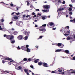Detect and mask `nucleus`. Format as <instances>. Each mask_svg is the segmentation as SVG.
<instances>
[{
	"label": "nucleus",
	"instance_id": "obj_1",
	"mask_svg": "<svg viewBox=\"0 0 75 75\" xmlns=\"http://www.w3.org/2000/svg\"><path fill=\"white\" fill-rule=\"evenodd\" d=\"M65 75H70L71 74H74L75 75V70L71 69L69 71L67 70L65 71Z\"/></svg>",
	"mask_w": 75,
	"mask_h": 75
},
{
	"label": "nucleus",
	"instance_id": "obj_2",
	"mask_svg": "<svg viewBox=\"0 0 75 75\" xmlns=\"http://www.w3.org/2000/svg\"><path fill=\"white\" fill-rule=\"evenodd\" d=\"M5 60H6H6H8V61H10V62H8V64H10V63L12 62H14V60H12V59L10 58H6L5 59L3 58L2 59V63L3 64H4V63H5V61H4Z\"/></svg>",
	"mask_w": 75,
	"mask_h": 75
},
{
	"label": "nucleus",
	"instance_id": "obj_3",
	"mask_svg": "<svg viewBox=\"0 0 75 75\" xmlns=\"http://www.w3.org/2000/svg\"><path fill=\"white\" fill-rule=\"evenodd\" d=\"M21 31L22 32V33H23L25 35H26L27 36L30 35V32L29 31L27 32V31L24 29L22 30Z\"/></svg>",
	"mask_w": 75,
	"mask_h": 75
},
{
	"label": "nucleus",
	"instance_id": "obj_4",
	"mask_svg": "<svg viewBox=\"0 0 75 75\" xmlns=\"http://www.w3.org/2000/svg\"><path fill=\"white\" fill-rule=\"evenodd\" d=\"M6 38H7V39L9 40H11L14 38V36L13 35H8L6 36Z\"/></svg>",
	"mask_w": 75,
	"mask_h": 75
},
{
	"label": "nucleus",
	"instance_id": "obj_5",
	"mask_svg": "<svg viewBox=\"0 0 75 75\" xmlns=\"http://www.w3.org/2000/svg\"><path fill=\"white\" fill-rule=\"evenodd\" d=\"M43 8H44V9L42 10V11L45 13L47 12V5L43 6Z\"/></svg>",
	"mask_w": 75,
	"mask_h": 75
},
{
	"label": "nucleus",
	"instance_id": "obj_6",
	"mask_svg": "<svg viewBox=\"0 0 75 75\" xmlns=\"http://www.w3.org/2000/svg\"><path fill=\"white\" fill-rule=\"evenodd\" d=\"M38 65H40V66H41V65H43V66L44 67H47V64L46 63H41V62H39L38 63Z\"/></svg>",
	"mask_w": 75,
	"mask_h": 75
},
{
	"label": "nucleus",
	"instance_id": "obj_7",
	"mask_svg": "<svg viewBox=\"0 0 75 75\" xmlns=\"http://www.w3.org/2000/svg\"><path fill=\"white\" fill-rule=\"evenodd\" d=\"M54 24L52 22L50 23V24H48L47 25V26H48L50 28H54Z\"/></svg>",
	"mask_w": 75,
	"mask_h": 75
},
{
	"label": "nucleus",
	"instance_id": "obj_8",
	"mask_svg": "<svg viewBox=\"0 0 75 75\" xmlns=\"http://www.w3.org/2000/svg\"><path fill=\"white\" fill-rule=\"evenodd\" d=\"M23 37H24V36L23 35H20L18 36L17 37V38L18 40H22Z\"/></svg>",
	"mask_w": 75,
	"mask_h": 75
},
{
	"label": "nucleus",
	"instance_id": "obj_9",
	"mask_svg": "<svg viewBox=\"0 0 75 75\" xmlns=\"http://www.w3.org/2000/svg\"><path fill=\"white\" fill-rule=\"evenodd\" d=\"M26 49L25 50V51H27L28 52H29L31 51L30 49L29 48H28L29 47V45H26Z\"/></svg>",
	"mask_w": 75,
	"mask_h": 75
},
{
	"label": "nucleus",
	"instance_id": "obj_10",
	"mask_svg": "<svg viewBox=\"0 0 75 75\" xmlns=\"http://www.w3.org/2000/svg\"><path fill=\"white\" fill-rule=\"evenodd\" d=\"M27 49V47L26 45H24L23 46H21V49L22 50H24V51H25L26 49Z\"/></svg>",
	"mask_w": 75,
	"mask_h": 75
},
{
	"label": "nucleus",
	"instance_id": "obj_11",
	"mask_svg": "<svg viewBox=\"0 0 75 75\" xmlns=\"http://www.w3.org/2000/svg\"><path fill=\"white\" fill-rule=\"evenodd\" d=\"M40 31H42V33H45V31H46V30L45 28H42V29H39Z\"/></svg>",
	"mask_w": 75,
	"mask_h": 75
},
{
	"label": "nucleus",
	"instance_id": "obj_12",
	"mask_svg": "<svg viewBox=\"0 0 75 75\" xmlns=\"http://www.w3.org/2000/svg\"><path fill=\"white\" fill-rule=\"evenodd\" d=\"M11 33L13 34L14 35H17L18 34V32L17 31H14L11 30Z\"/></svg>",
	"mask_w": 75,
	"mask_h": 75
},
{
	"label": "nucleus",
	"instance_id": "obj_13",
	"mask_svg": "<svg viewBox=\"0 0 75 75\" xmlns=\"http://www.w3.org/2000/svg\"><path fill=\"white\" fill-rule=\"evenodd\" d=\"M57 45L58 47H60V48H63L64 47V45L61 44V43H58Z\"/></svg>",
	"mask_w": 75,
	"mask_h": 75
},
{
	"label": "nucleus",
	"instance_id": "obj_14",
	"mask_svg": "<svg viewBox=\"0 0 75 75\" xmlns=\"http://www.w3.org/2000/svg\"><path fill=\"white\" fill-rule=\"evenodd\" d=\"M62 68H59L57 69V70H58V72H62Z\"/></svg>",
	"mask_w": 75,
	"mask_h": 75
},
{
	"label": "nucleus",
	"instance_id": "obj_15",
	"mask_svg": "<svg viewBox=\"0 0 75 75\" xmlns=\"http://www.w3.org/2000/svg\"><path fill=\"white\" fill-rule=\"evenodd\" d=\"M64 10V8H59L58 9L57 11H62Z\"/></svg>",
	"mask_w": 75,
	"mask_h": 75
},
{
	"label": "nucleus",
	"instance_id": "obj_16",
	"mask_svg": "<svg viewBox=\"0 0 75 75\" xmlns=\"http://www.w3.org/2000/svg\"><path fill=\"white\" fill-rule=\"evenodd\" d=\"M70 22H72L73 23H75V18L73 20H70Z\"/></svg>",
	"mask_w": 75,
	"mask_h": 75
},
{
	"label": "nucleus",
	"instance_id": "obj_17",
	"mask_svg": "<svg viewBox=\"0 0 75 75\" xmlns=\"http://www.w3.org/2000/svg\"><path fill=\"white\" fill-rule=\"evenodd\" d=\"M64 52H66V54H69V50H66L64 51Z\"/></svg>",
	"mask_w": 75,
	"mask_h": 75
},
{
	"label": "nucleus",
	"instance_id": "obj_18",
	"mask_svg": "<svg viewBox=\"0 0 75 75\" xmlns=\"http://www.w3.org/2000/svg\"><path fill=\"white\" fill-rule=\"evenodd\" d=\"M39 59H37L36 60L34 61L35 63H37L38 62V61H39Z\"/></svg>",
	"mask_w": 75,
	"mask_h": 75
},
{
	"label": "nucleus",
	"instance_id": "obj_19",
	"mask_svg": "<svg viewBox=\"0 0 75 75\" xmlns=\"http://www.w3.org/2000/svg\"><path fill=\"white\" fill-rule=\"evenodd\" d=\"M23 39L25 40H27L28 39V36H26L23 38Z\"/></svg>",
	"mask_w": 75,
	"mask_h": 75
},
{
	"label": "nucleus",
	"instance_id": "obj_20",
	"mask_svg": "<svg viewBox=\"0 0 75 75\" xmlns=\"http://www.w3.org/2000/svg\"><path fill=\"white\" fill-rule=\"evenodd\" d=\"M13 18L14 19H15V20H18V17L17 16H14Z\"/></svg>",
	"mask_w": 75,
	"mask_h": 75
},
{
	"label": "nucleus",
	"instance_id": "obj_21",
	"mask_svg": "<svg viewBox=\"0 0 75 75\" xmlns=\"http://www.w3.org/2000/svg\"><path fill=\"white\" fill-rule=\"evenodd\" d=\"M61 51V49H58L57 50H55V52H60Z\"/></svg>",
	"mask_w": 75,
	"mask_h": 75
},
{
	"label": "nucleus",
	"instance_id": "obj_22",
	"mask_svg": "<svg viewBox=\"0 0 75 75\" xmlns=\"http://www.w3.org/2000/svg\"><path fill=\"white\" fill-rule=\"evenodd\" d=\"M24 71L25 72V73H27V72H28V70L27 69H24Z\"/></svg>",
	"mask_w": 75,
	"mask_h": 75
},
{
	"label": "nucleus",
	"instance_id": "obj_23",
	"mask_svg": "<svg viewBox=\"0 0 75 75\" xmlns=\"http://www.w3.org/2000/svg\"><path fill=\"white\" fill-rule=\"evenodd\" d=\"M31 61V59L30 58H29L28 59V60H27V62H30V61Z\"/></svg>",
	"mask_w": 75,
	"mask_h": 75
},
{
	"label": "nucleus",
	"instance_id": "obj_24",
	"mask_svg": "<svg viewBox=\"0 0 75 75\" xmlns=\"http://www.w3.org/2000/svg\"><path fill=\"white\" fill-rule=\"evenodd\" d=\"M23 60L24 61H27V59L26 58H24Z\"/></svg>",
	"mask_w": 75,
	"mask_h": 75
},
{
	"label": "nucleus",
	"instance_id": "obj_25",
	"mask_svg": "<svg viewBox=\"0 0 75 75\" xmlns=\"http://www.w3.org/2000/svg\"><path fill=\"white\" fill-rule=\"evenodd\" d=\"M15 42H16L15 40H13L11 42V44H14V43Z\"/></svg>",
	"mask_w": 75,
	"mask_h": 75
},
{
	"label": "nucleus",
	"instance_id": "obj_26",
	"mask_svg": "<svg viewBox=\"0 0 75 75\" xmlns=\"http://www.w3.org/2000/svg\"><path fill=\"white\" fill-rule=\"evenodd\" d=\"M67 40H71V38H70L69 36H68L67 38Z\"/></svg>",
	"mask_w": 75,
	"mask_h": 75
},
{
	"label": "nucleus",
	"instance_id": "obj_27",
	"mask_svg": "<svg viewBox=\"0 0 75 75\" xmlns=\"http://www.w3.org/2000/svg\"><path fill=\"white\" fill-rule=\"evenodd\" d=\"M52 73H55V74H57V73L56 70L52 71Z\"/></svg>",
	"mask_w": 75,
	"mask_h": 75
},
{
	"label": "nucleus",
	"instance_id": "obj_28",
	"mask_svg": "<svg viewBox=\"0 0 75 75\" xmlns=\"http://www.w3.org/2000/svg\"><path fill=\"white\" fill-rule=\"evenodd\" d=\"M49 8H50V5H47V9H49Z\"/></svg>",
	"mask_w": 75,
	"mask_h": 75
},
{
	"label": "nucleus",
	"instance_id": "obj_29",
	"mask_svg": "<svg viewBox=\"0 0 75 75\" xmlns=\"http://www.w3.org/2000/svg\"><path fill=\"white\" fill-rule=\"evenodd\" d=\"M57 2H58L59 3H61V1L60 0H57Z\"/></svg>",
	"mask_w": 75,
	"mask_h": 75
},
{
	"label": "nucleus",
	"instance_id": "obj_30",
	"mask_svg": "<svg viewBox=\"0 0 75 75\" xmlns=\"http://www.w3.org/2000/svg\"><path fill=\"white\" fill-rule=\"evenodd\" d=\"M18 69H19L20 70L21 69H22V67L21 66H19L18 67Z\"/></svg>",
	"mask_w": 75,
	"mask_h": 75
},
{
	"label": "nucleus",
	"instance_id": "obj_31",
	"mask_svg": "<svg viewBox=\"0 0 75 75\" xmlns=\"http://www.w3.org/2000/svg\"><path fill=\"white\" fill-rule=\"evenodd\" d=\"M30 67L32 69H34V66H33V65H31L30 66Z\"/></svg>",
	"mask_w": 75,
	"mask_h": 75
},
{
	"label": "nucleus",
	"instance_id": "obj_32",
	"mask_svg": "<svg viewBox=\"0 0 75 75\" xmlns=\"http://www.w3.org/2000/svg\"><path fill=\"white\" fill-rule=\"evenodd\" d=\"M47 26V24H45L44 25H42V27H46Z\"/></svg>",
	"mask_w": 75,
	"mask_h": 75
},
{
	"label": "nucleus",
	"instance_id": "obj_33",
	"mask_svg": "<svg viewBox=\"0 0 75 75\" xmlns=\"http://www.w3.org/2000/svg\"><path fill=\"white\" fill-rule=\"evenodd\" d=\"M72 9L71 8H70L69 9V11H72Z\"/></svg>",
	"mask_w": 75,
	"mask_h": 75
},
{
	"label": "nucleus",
	"instance_id": "obj_34",
	"mask_svg": "<svg viewBox=\"0 0 75 75\" xmlns=\"http://www.w3.org/2000/svg\"><path fill=\"white\" fill-rule=\"evenodd\" d=\"M70 33H71V31L69 30V31H67V32L66 33H68V34H69Z\"/></svg>",
	"mask_w": 75,
	"mask_h": 75
},
{
	"label": "nucleus",
	"instance_id": "obj_35",
	"mask_svg": "<svg viewBox=\"0 0 75 75\" xmlns=\"http://www.w3.org/2000/svg\"><path fill=\"white\" fill-rule=\"evenodd\" d=\"M26 2L27 3V6H29L30 5V3L28 1H26Z\"/></svg>",
	"mask_w": 75,
	"mask_h": 75
},
{
	"label": "nucleus",
	"instance_id": "obj_36",
	"mask_svg": "<svg viewBox=\"0 0 75 75\" xmlns=\"http://www.w3.org/2000/svg\"><path fill=\"white\" fill-rule=\"evenodd\" d=\"M4 19H2L1 20V22H2V23L4 22Z\"/></svg>",
	"mask_w": 75,
	"mask_h": 75
},
{
	"label": "nucleus",
	"instance_id": "obj_37",
	"mask_svg": "<svg viewBox=\"0 0 75 75\" xmlns=\"http://www.w3.org/2000/svg\"><path fill=\"white\" fill-rule=\"evenodd\" d=\"M15 68L16 69H17V70H19L18 69V67H17V66H15Z\"/></svg>",
	"mask_w": 75,
	"mask_h": 75
},
{
	"label": "nucleus",
	"instance_id": "obj_38",
	"mask_svg": "<svg viewBox=\"0 0 75 75\" xmlns=\"http://www.w3.org/2000/svg\"><path fill=\"white\" fill-rule=\"evenodd\" d=\"M40 38H42V36H40V37H39V38H38V39H40Z\"/></svg>",
	"mask_w": 75,
	"mask_h": 75
},
{
	"label": "nucleus",
	"instance_id": "obj_39",
	"mask_svg": "<svg viewBox=\"0 0 75 75\" xmlns=\"http://www.w3.org/2000/svg\"><path fill=\"white\" fill-rule=\"evenodd\" d=\"M15 13H16V15H19V14H20V13H19V12L18 13H16V12H15Z\"/></svg>",
	"mask_w": 75,
	"mask_h": 75
},
{
	"label": "nucleus",
	"instance_id": "obj_40",
	"mask_svg": "<svg viewBox=\"0 0 75 75\" xmlns=\"http://www.w3.org/2000/svg\"><path fill=\"white\" fill-rule=\"evenodd\" d=\"M19 47H20V46H18V47L17 49L18 50V49H19V50H20L21 49V48Z\"/></svg>",
	"mask_w": 75,
	"mask_h": 75
},
{
	"label": "nucleus",
	"instance_id": "obj_41",
	"mask_svg": "<svg viewBox=\"0 0 75 75\" xmlns=\"http://www.w3.org/2000/svg\"><path fill=\"white\" fill-rule=\"evenodd\" d=\"M42 20H45V17H42Z\"/></svg>",
	"mask_w": 75,
	"mask_h": 75
},
{
	"label": "nucleus",
	"instance_id": "obj_42",
	"mask_svg": "<svg viewBox=\"0 0 75 75\" xmlns=\"http://www.w3.org/2000/svg\"><path fill=\"white\" fill-rule=\"evenodd\" d=\"M69 6L71 8V7H72V4L69 5Z\"/></svg>",
	"mask_w": 75,
	"mask_h": 75
},
{
	"label": "nucleus",
	"instance_id": "obj_43",
	"mask_svg": "<svg viewBox=\"0 0 75 75\" xmlns=\"http://www.w3.org/2000/svg\"><path fill=\"white\" fill-rule=\"evenodd\" d=\"M69 14H70V15H72V12H70L69 13Z\"/></svg>",
	"mask_w": 75,
	"mask_h": 75
},
{
	"label": "nucleus",
	"instance_id": "obj_44",
	"mask_svg": "<svg viewBox=\"0 0 75 75\" xmlns=\"http://www.w3.org/2000/svg\"><path fill=\"white\" fill-rule=\"evenodd\" d=\"M11 30H11V31H12V30H13V31H14V30H15V29H14L13 28H11Z\"/></svg>",
	"mask_w": 75,
	"mask_h": 75
},
{
	"label": "nucleus",
	"instance_id": "obj_45",
	"mask_svg": "<svg viewBox=\"0 0 75 75\" xmlns=\"http://www.w3.org/2000/svg\"><path fill=\"white\" fill-rule=\"evenodd\" d=\"M71 60H75V57H74Z\"/></svg>",
	"mask_w": 75,
	"mask_h": 75
},
{
	"label": "nucleus",
	"instance_id": "obj_46",
	"mask_svg": "<svg viewBox=\"0 0 75 75\" xmlns=\"http://www.w3.org/2000/svg\"><path fill=\"white\" fill-rule=\"evenodd\" d=\"M61 74H62V75H64V74L65 75V72L64 71L63 72H61Z\"/></svg>",
	"mask_w": 75,
	"mask_h": 75
},
{
	"label": "nucleus",
	"instance_id": "obj_47",
	"mask_svg": "<svg viewBox=\"0 0 75 75\" xmlns=\"http://www.w3.org/2000/svg\"><path fill=\"white\" fill-rule=\"evenodd\" d=\"M35 11H40V9H35Z\"/></svg>",
	"mask_w": 75,
	"mask_h": 75
},
{
	"label": "nucleus",
	"instance_id": "obj_48",
	"mask_svg": "<svg viewBox=\"0 0 75 75\" xmlns=\"http://www.w3.org/2000/svg\"><path fill=\"white\" fill-rule=\"evenodd\" d=\"M64 35L65 36H67V35H69V34H64Z\"/></svg>",
	"mask_w": 75,
	"mask_h": 75
},
{
	"label": "nucleus",
	"instance_id": "obj_49",
	"mask_svg": "<svg viewBox=\"0 0 75 75\" xmlns=\"http://www.w3.org/2000/svg\"><path fill=\"white\" fill-rule=\"evenodd\" d=\"M73 3H75V0H71Z\"/></svg>",
	"mask_w": 75,
	"mask_h": 75
},
{
	"label": "nucleus",
	"instance_id": "obj_50",
	"mask_svg": "<svg viewBox=\"0 0 75 75\" xmlns=\"http://www.w3.org/2000/svg\"><path fill=\"white\" fill-rule=\"evenodd\" d=\"M35 13L34 12H33L32 13V15H33V16H34V15H35Z\"/></svg>",
	"mask_w": 75,
	"mask_h": 75
},
{
	"label": "nucleus",
	"instance_id": "obj_51",
	"mask_svg": "<svg viewBox=\"0 0 75 75\" xmlns=\"http://www.w3.org/2000/svg\"><path fill=\"white\" fill-rule=\"evenodd\" d=\"M58 16H61V14L58 13Z\"/></svg>",
	"mask_w": 75,
	"mask_h": 75
},
{
	"label": "nucleus",
	"instance_id": "obj_52",
	"mask_svg": "<svg viewBox=\"0 0 75 75\" xmlns=\"http://www.w3.org/2000/svg\"><path fill=\"white\" fill-rule=\"evenodd\" d=\"M30 17V15H27V16H26V17L27 18V17Z\"/></svg>",
	"mask_w": 75,
	"mask_h": 75
},
{
	"label": "nucleus",
	"instance_id": "obj_53",
	"mask_svg": "<svg viewBox=\"0 0 75 75\" xmlns=\"http://www.w3.org/2000/svg\"><path fill=\"white\" fill-rule=\"evenodd\" d=\"M13 24V21H11L9 23V24Z\"/></svg>",
	"mask_w": 75,
	"mask_h": 75
},
{
	"label": "nucleus",
	"instance_id": "obj_54",
	"mask_svg": "<svg viewBox=\"0 0 75 75\" xmlns=\"http://www.w3.org/2000/svg\"><path fill=\"white\" fill-rule=\"evenodd\" d=\"M66 28H67L68 29H69V26H67Z\"/></svg>",
	"mask_w": 75,
	"mask_h": 75
},
{
	"label": "nucleus",
	"instance_id": "obj_55",
	"mask_svg": "<svg viewBox=\"0 0 75 75\" xmlns=\"http://www.w3.org/2000/svg\"><path fill=\"white\" fill-rule=\"evenodd\" d=\"M4 37H7V35H6V34L4 35Z\"/></svg>",
	"mask_w": 75,
	"mask_h": 75
},
{
	"label": "nucleus",
	"instance_id": "obj_56",
	"mask_svg": "<svg viewBox=\"0 0 75 75\" xmlns=\"http://www.w3.org/2000/svg\"><path fill=\"white\" fill-rule=\"evenodd\" d=\"M16 11H17V10H18V8L17 7L16 8Z\"/></svg>",
	"mask_w": 75,
	"mask_h": 75
},
{
	"label": "nucleus",
	"instance_id": "obj_57",
	"mask_svg": "<svg viewBox=\"0 0 75 75\" xmlns=\"http://www.w3.org/2000/svg\"><path fill=\"white\" fill-rule=\"evenodd\" d=\"M33 18L34 17H36V15H35L34 16H33Z\"/></svg>",
	"mask_w": 75,
	"mask_h": 75
},
{
	"label": "nucleus",
	"instance_id": "obj_58",
	"mask_svg": "<svg viewBox=\"0 0 75 75\" xmlns=\"http://www.w3.org/2000/svg\"><path fill=\"white\" fill-rule=\"evenodd\" d=\"M38 16H41V15L40 13H38Z\"/></svg>",
	"mask_w": 75,
	"mask_h": 75
},
{
	"label": "nucleus",
	"instance_id": "obj_59",
	"mask_svg": "<svg viewBox=\"0 0 75 75\" xmlns=\"http://www.w3.org/2000/svg\"><path fill=\"white\" fill-rule=\"evenodd\" d=\"M0 30H2V28H1V26H0Z\"/></svg>",
	"mask_w": 75,
	"mask_h": 75
},
{
	"label": "nucleus",
	"instance_id": "obj_60",
	"mask_svg": "<svg viewBox=\"0 0 75 75\" xmlns=\"http://www.w3.org/2000/svg\"><path fill=\"white\" fill-rule=\"evenodd\" d=\"M11 6H13V4H10Z\"/></svg>",
	"mask_w": 75,
	"mask_h": 75
},
{
	"label": "nucleus",
	"instance_id": "obj_61",
	"mask_svg": "<svg viewBox=\"0 0 75 75\" xmlns=\"http://www.w3.org/2000/svg\"><path fill=\"white\" fill-rule=\"evenodd\" d=\"M56 29V28H52L53 30H55Z\"/></svg>",
	"mask_w": 75,
	"mask_h": 75
},
{
	"label": "nucleus",
	"instance_id": "obj_62",
	"mask_svg": "<svg viewBox=\"0 0 75 75\" xmlns=\"http://www.w3.org/2000/svg\"><path fill=\"white\" fill-rule=\"evenodd\" d=\"M65 1H64L62 2L63 4H65Z\"/></svg>",
	"mask_w": 75,
	"mask_h": 75
},
{
	"label": "nucleus",
	"instance_id": "obj_63",
	"mask_svg": "<svg viewBox=\"0 0 75 75\" xmlns=\"http://www.w3.org/2000/svg\"><path fill=\"white\" fill-rule=\"evenodd\" d=\"M38 27V25H35V27Z\"/></svg>",
	"mask_w": 75,
	"mask_h": 75
},
{
	"label": "nucleus",
	"instance_id": "obj_64",
	"mask_svg": "<svg viewBox=\"0 0 75 75\" xmlns=\"http://www.w3.org/2000/svg\"><path fill=\"white\" fill-rule=\"evenodd\" d=\"M27 75H29V73L28 72H27Z\"/></svg>",
	"mask_w": 75,
	"mask_h": 75
}]
</instances>
